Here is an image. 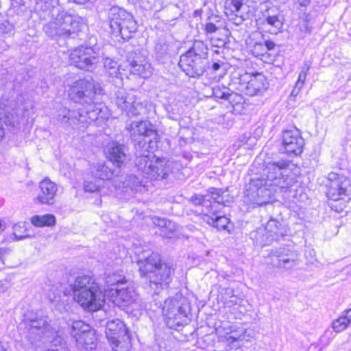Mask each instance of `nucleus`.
Wrapping results in <instances>:
<instances>
[{"instance_id": "4c0bfd02", "label": "nucleus", "mask_w": 351, "mask_h": 351, "mask_svg": "<svg viewBox=\"0 0 351 351\" xmlns=\"http://www.w3.org/2000/svg\"><path fill=\"white\" fill-rule=\"evenodd\" d=\"M213 94L216 98L228 100L232 95V91L224 86H215L213 88Z\"/></svg>"}, {"instance_id": "338daca9", "label": "nucleus", "mask_w": 351, "mask_h": 351, "mask_svg": "<svg viewBox=\"0 0 351 351\" xmlns=\"http://www.w3.org/2000/svg\"><path fill=\"white\" fill-rule=\"evenodd\" d=\"M5 228V224L0 220V232L3 231Z\"/></svg>"}, {"instance_id": "4be33fe9", "label": "nucleus", "mask_w": 351, "mask_h": 351, "mask_svg": "<svg viewBox=\"0 0 351 351\" xmlns=\"http://www.w3.org/2000/svg\"><path fill=\"white\" fill-rule=\"evenodd\" d=\"M265 234V243L269 245L274 241H278L285 235H287V230L282 223L276 219L270 218V219L266 223Z\"/></svg>"}, {"instance_id": "f8f14e48", "label": "nucleus", "mask_w": 351, "mask_h": 351, "mask_svg": "<svg viewBox=\"0 0 351 351\" xmlns=\"http://www.w3.org/2000/svg\"><path fill=\"white\" fill-rule=\"evenodd\" d=\"M103 59L92 47H80L70 54L71 64L82 70L93 71Z\"/></svg>"}, {"instance_id": "e2e57ef3", "label": "nucleus", "mask_w": 351, "mask_h": 351, "mask_svg": "<svg viewBox=\"0 0 351 351\" xmlns=\"http://www.w3.org/2000/svg\"><path fill=\"white\" fill-rule=\"evenodd\" d=\"M311 3V0H297V3L300 8H306Z\"/></svg>"}, {"instance_id": "7ed1b4c3", "label": "nucleus", "mask_w": 351, "mask_h": 351, "mask_svg": "<svg viewBox=\"0 0 351 351\" xmlns=\"http://www.w3.org/2000/svg\"><path fill=\"white\" fill-rule=\"evenodd\" d=\"M30 312L25 313L24 319L29 324L27 338L32 345L36 341H43L44 343L50 342L49 351H66V344L60 336L56 335L55 329L48 324L47 317H38L37 315H29Z\"/></svg>"}, {"instance_id": "a878e982", "label": "nucleus", "mask_w": 351, "mask_h": 351, "mask_svg": "<svg viewBox=\"0 0 351 351\" xmlns=\"http://www.w3.org/2000/svg\"><path fill=\"white\" fill-rule=\"evenodd\" d=\"M200 219L203 222L215 228L218 230H228L230 222L229 218L221 215L220 210H208V213H202Z\"/></svg>"}, {"instance_id": "39448f33", "label": "nucleus", "mask_w": 351, "mask_h": 351, "mask_svg": "<svg viewBox=\"0 0 351 351\" xmlns=\"http://www.w3.org/2000/svg\"><path fill=\"white\" fill-rule=\"evenodd\" d=\"M291 161L280 159L268 162L263 169V174L272 187L280 193H294L293 186L297 184V176L290 168Z\"/></svg>"}, {"instance_id": "2eb2a0df", "label": "nucleus", "mask_w": 351, "mask_h": 351, "mask_svg": "<svg viewBox=\"0 0 351 351\" xmlns=\"http://www.w3.org/2000/svg\"><path fill=\"white\" fill-rule=\"evenodd\" d=\"M115 103L128 117L138 116L145 111L144 105L136 101L134 95L127 93L123 90H119L116 93Z\"/></svg>"}, {"instance_id": "f704fd0d", "label": "nucleus", "mask_w": 351, "mask_h": 351, "mask_svg": "<svg viewBox=\"0 0 351 351\" xmlns=\"http://www.w3.org/2000/svg\"><path fill=\"white\" fill-rule=\"evenodd\" d=\"M31 223L36 227L51 226L56 223V217L51 214L34 215L31 218Z\"/></svg>"}, {"instance_id": "8fccbe9b", "label": "nucleus", "mask_w": 351, "mask_h": 351, "mask_svg": "<svg viewBox=\"0 0 351 351\" xmlns=\"http://www.w3.org/2000/svg\"><path fill=\"white\" fill-rule=\"evenodd\" d=\"M176 229L177 225L176 224V223L168 219L165 227L164 228L163 230H161V232H163L164 236L169 237V233H172L175 232Z\"/></svg>"}, {"instance_id": "6e6552de", "label": "nucleus", "mask_w": 351, "mask_h": 351, "mask_svg": "<svg viewBox=\"0 0 351 351\" xmlns=\"http://www.w3.org/2000/svg\"><path fill=\"white\" fill-rule=\"evenodd\" d=\"M108 19L110 34L119 42H124L134 37L138 25L130 12L118 6H112L109 10Z\"/></svg>"}, {"instance_id": "680f3d73", "label": "nucleus", "mask_w": 351, "mask_h": 351, "mask_svg": "<svg viewBox=\"0 0 351 351\" xmlns=\"http://www.w3.org/2000/svg\"><path fill=\"white\" fill-rule=\"evenodd\" d=\"M342 315L348 319V322L351 323V308H348L343 311Z\"/></svg>"}, {"instance_id": "bf43d9fd", "label": "nucleus", "mask_w": 351, "mask_h": 351, "mask_svg": "<svg viewBox=\"0 0 351 351\" xmlns=\"http://www.w3.org/2000/svg\"><path fill=\"white\" fill-rule=\"evenodd\" d=\"M7 250L3 247H0V269L3 267V257L6 254Z\"/></svg>"}, {"instance_id": "c756f323", "label": "nucleus", "mask_w": 351, "mask_h": 351, "mask_svg": "<svg viewBox=\"0 0 351 351\" xmlns=\"http://www.w3.org/2000/svg\"><path fill=\"white\" fill-rule=\"evenodd\" d=\"M263 16L266 23L274 28V32L277 33L282 29V16L280 12L275 8H269L263 12Z\"/></svg>"}, {"instance_id": "864d4df0", "label": "nucleus", "mask_w": 351, "mask_h": 351, "mask_svg": "<svg viewBox=\"0 0 351 351\" xmlns=\"http://www.w3.org/2000/svg\"><path fill=\"white\" fill-rule=\"evenodd\" d=\"M167 220L166 218L155 217L153 219V223L155 226L160 228L162 230L165 227Z\"/></svg>"}, {"instance_id": "7c9ffc66", "label": "nucleus", "mask_w": 351, "mask_h": 351, "mask_svg": "<svg viewBox=\"0 0 351 351\" xmlns=\"http://www.w3.org/2000/svg\"><path fill=\"white\" fill-rule=\"evenodd\" d=\"M120 173L119 169H113L107 164H98L94 173L95 177L100 180H111L118 176Z\"/></svg>"}, {"instance_id": "a18cd8bd", "label": "nucleus", "mask_w": 351, "mask_h": 351, "mask_svg": "<svg viewBox=\"0 0 351 351\" xmlns=\"http://www.w3.org/2000/svg\"><path fill=\"white\" fill-rule=\"evenodd\" d=\"M349 324L350 323L348 319L341 315L338 319L333 322L332 328L336 332H340L344 330Z\"/></svg>"}, {"instance_id": "4d7b16f0", "label": "nucleus", "mask_w": 351, "mask_h": 351, "mask_svg": "<svg viewBox=\"0 0 351 351\" xmlns=\"http://www.w3.org/2000/svg\"><path fill=\"white\" fill-rule=\"evenodd\" d=\"M221 17L219 15L212 14L207 17L206 21L208 23H213V24L217 25L221 23Z\"/></svg>"}, {"instance_id": "6ab92c4d", "label": "nucleus", "mask_w": 351, "mask_h": 351, "mask_svg": "<svg viewBox=\"0 0 351 351\" xmlns=\"http://www.w3.org/2000/svg\"><path fill=\"white\" fill-rule=\"evenodd\" d=\"M166 325L171 329L187 324L188 311L190 308H162Z\"/></svg>"}, {"instance_id": "ea45409f", "label": "nucleus", "mask_w": 351, "mask_h": 351, "mask_svg": "<svg viewBox=\"0 0 351 351\" xmlns=\"http://www.w3.org/2000/svg\"><path fill=\"white\" fill-rule=\"evenodd\" d=\"M101 60H104V67L109 75L117 77L119 74V65L117 62L109 58H103Z\"/></svg>"}, {"instance_id": "9b49d317", "label": "nucleus", "mask_w": 351, "mask_h": 351, "mask_svg": "<svg viewBox=\"0 0 351 351\" xmlns=\"http://www.w3.org/2000/svg\"><path fill=\"white\" fill-rule=\"evenodd\" d=\"M219 341L226 344L228 351L237 350L241 347V343L249 341L252 337V330L242 326H230L223 328V332L217 330Z\"/></svg>"}, {"instance_id": "5fc2aeb1", "label": "nucleus", "mask_w": 351, "mask_h": 351, "mask_svg": "<svg viewBox=\"0 0 351 351\" xmlns=\"http://www.w3.org/2000/svg\"><path fill=\"white\" fill-rule=\"evenodd\" d=\"M210 43L213 46L220 48L224 47L226 43L223 39L219 38H210Z\"/></svg>"}, {"instance_id": "774afa93", "label": "nucleus", "mask_w": 351, "mask_h": 351, "mask_svg": "<svg viewBox=\"0 0 351 351\" xmlns=\"http://www.w3.org/2000/svg\"><path fill=\"white\" fill-rule=\"evenodd\" d=\"M300 90H298V88H296V85L295 86L293 90H292L291 94L293 95L295 93H298Z\"/></svg>"}, {"instance_id": "6e6d98bb", "label": "nucleus", "mask_w": 351, "mask_h": 351, "mask_svg": "<svg viewBox=\"0 0 351 351\" xmlns=\"http://www.w3.org/2000/svg\"><path fill=\"white\" fill-rule=\"evenodd\" d=\"M307 74L304 73L300 72L298 76V81L296 82V88H298V90L302 88L303 84L306 79Z\"/></svg>"}, {"instance_id": "9d476101", "label": "nucleus", "mask_w": 351, "mask_h": 351, "mask_svg": "<svg viewBox=\"0 0 351 351\" xmlns=\"http://www.w3.org/2000/svg\"><path fill=\"white\" fill-rule=\"evenodd\" d=\"M128 130L135 149L157 147L158 134L149 122L133 121L130 124Z\"/></svg>"}, {"instance_id": "cd10ccee", "label": "nucleus", "mask_w": 351, "mask_h": 351, "mask_svg": "<svg viewBox=\"0 0 351 351\" xmlns=\"http://www.w3.org/2000/svg\"><path fill=\"white\" fill-rule=\"evenodd\" d=\"M73 337L75 339L78 348L82 351L93 350L96 347L95 332L90 328L83 330L82 333H74Z\"/></svg>"}, {"instance_id": "ddd939ff", "label": "nucleus", "mask_w": 351, "mask_h": 351, "mask_svg": "<svg viewBox=\"0 0 351 351\" xmlns=\"http://www.w3.org/2000/svg\"><path fill=\"white\" fill-rule=\"evenodd\" d=\"M326 187V195L330 199L337 201L351 195L350 180L346 177L336 173L331 172L328 174Z\"/></svg>"}, {"instance_id": "423d86ee", "label": "nucleus", "mask_w": 351, "mask_h": 351, "mask_svg": "<svg viewBox=\"0 0 351 351\" xmlns=\"http://www.w3.org/2000/svg\"><path fill=\"white\" fill-rule=\"evenodd\" d=\"M71 287L73 300L81 307H104L106 304L103 293L90 276H77Z\"/></svg>"}, {"instance_id": "1a4fd4ad", "label": "nucleus", "mask_w": 351, "mask_h": 351, "mask_svg": "<svg viewBox=\"0 0 351 351\" xmlns=\"http://www.w3.org/2000/svg\"><path fill=\"white\" fill-rule=\"evenodd\" d=\"M276 192L263 175L252 176L245 185V201L258 206L268 203Z\"/></svg>"}, {"instance_id": "0eeeda50", "label": "nucleus", "mask_w": 351, "mask_h": 351, "mask_svg": "<svg viewBox=\"0 0 351 351\" xmlns=\"http://www.w3.org/2000/svg\"><path fill=\"white\" fill-rule=\"evenodd\" d=\"M43 25V31L50 38L66 39L80 31L84 21L77 14L58 10L55 18Z\"/></svg>"}, {"instance_id": "c03bdc74", "label": "nucleus", "mask_w": 351, "mask_h": 351, "mask_svg": "<svg viewBox=\"0 0 351 351\" xmlns=\"http://www.w3.org/2000/svg\"><path fill=\"white\" fill-rule=\"evenodd\" d=\"M84 189L87 193H95L101 189V181L99 180H84L83 184Z\"/></svg>"}, {"instance_id": "393cba45", "label": "nucleus", "mask_w": 351, "mask_h": 351, "mask_svg": "<svg viewBox=\"0 0 351 351\" xmlns=\"http://www.w3.org/2000/svg\"><path fill=\"white\" fill-rule=\"evenodd\" d=\"M210 202L208 210H218V206H229L233 202V197L230 196L227 191L218 188H210Z\"/></svg>"}, {"instance_id": "c85d7f7f", "label": "nucleus", "mask_w": 351, "mask_h": 351, "mask_svg": "<svg viewBox=\"0 0 351 351\" xmlns=\"http://www.w3.org/2000/svg\"><path fill=\"white\" fill-rule=\"evenodd\" d=\"M170 171L169 165L166 161L156 158L146 178L152 180H162L169 176Z\"/></svg>"}, {"instance_id": "473e14b6", "label": "nucleus", "mask_w": 351, "mask_h": 351, "mask_svg": "<svg viewBox=\"0 0 351 351\" xmlns=\"http://www.w3.org/2000/svg\"><path fill=\"white\" fill-rule=\"evenodd\" d=\"M58 5L51 4V1L44 0H36V10L40 14V17L46 19L49 17H53V12L56 10Z\"/></svg>"}, {"instance_id": "f257e3e1", "label": "nucleus", "mask_w": 351, "mask_h": 351, "mask_svg": "<svg viewBox=\"0 0 351 351\" xmlns=\"http://www.w3.org/2000/svg\"><path fill=\"white\" fill-rule=\"evenodd\" d=\"M136 263L141 277L145 279L150 289L154 291L152 295L154 304L151 305L158 307L190 306L188 299L183 297L181 293L168 298L161 295L160 291L169 285L174 268L169 264L162 263L159 254L152 252L146 256H143L139 258Z\"/></svg>"}, {"instance_id": "e433bc0d", "label": "nucleus", "mask_w": 351, "mask_h": 351, "mask_svg": "<svg viewBox=\"0 0 351 351\" xmlns=\"http://www.w3.org/2000/svg\"><path fill=\"white\" fill-rule=\"evenodd\" d=\"M130 72L143 78H147L151 75L152 71L150 64L146 61L136 65H132Z\"/></svg>"}, {"instance_id": "69168bd1", "label": "nucleus", "mask_w": 351, "mask_h": 351, "mask_svg": "<svg viewBox=\"0 0 351 351\" xmlns=\"http://www.w3.org/2000/svg\"><path fill=\"white\" fill-rule=\"evenodd\" d=\"M89 0H68L70 3H73L76 4H84L88 2Z\"/></svg>"}, {"instance_id": "de8ad7c7", "label": "nucleus", "mask_w": 351, "mask_h": 351, "mask_svg": "<svg viewBox=\"0 0 351 351\" xmlns=\"http://www.w3.org/2000/svg\"><path fill=\"white\" fill-rule=\"evenodd\" d=\"M0 33L2 34L11 36L14 34V25L8 21H5L0 24Z\"/></svg>"}, {"instance_id": "58836bf2", "label": "nucleus", "mask_w": 351, "mask_h": 351, "mask_svg": "<svg viewBox=\"0 0 351 351\" xmlns=\"http://www.w3.org/2000/svg\"><path fill=\"white\" fill-rule=\"evenodd\" d=\"M309 15L305 14V18L301 21L298 24V29L300 31V36L304 38L310 35L312 32L313 27L311 25L308 19Z\"/></svg>"}, {"instance_id": "bb28decb", "label": "nucleus", "mask_w": 351, "mask_h": 351, "mask_svg": "<svg viewBox=\"0 0 351 351\" xmlns=\"http://www.w3.org/2000/svg\"><path fill=\"white\" fill-rule=\"evenodd\" d=\"M106 156L112 164L119 169L126 159L125 146L123 144L113 142L107 147Z\"/></svg>"}, {"instance_id": "5701e85b", "label": "nucleus", "mask_w": 351, "mask_h": 351, "mask_svg": "<svg viewBox=\"0 0 351 351\" xmlns=\"http://www.w3.org/2000/svg\"><path fill=\"white\" fill-rule=\"evenodd\" d=\"M268 83L262 73H256L250 76V79L243 88L245 93L249 96L261 95L267 88Z\"/></svg>"}, {"instance_id": "0e129e2a", "label": "nucleus", "mask_w": 351, "mask_h": 351, "mask_svg": "<svg viewBox=\"0 0 351 351\" xmlns=\"http://www.w3.org/2000/svg\"><path fill=\"white\" fill-rule=\"evenodd\" d=\"M311 68V63L309 62H304V66L302 68V70L300 72L304 73L306 74H308V72Z\"/></svg>"}, {"instance_id": "aec40b11", "label": "nucleus", "mask_w": 351, "mask_h": 351, "mask_svg": "<svg viewBox=\"0 0 351 351\" xmlns=\"http://www.w3.org/2000/svg\"><path fill=\"white\" fill-rule=\"evenodd\" d=\"M154 149L155 148L135 149V166L137 170L145 178L156 159L155 156L153 154Z\"/></svg>"}, {"instance_id": "20e7f679", "label": "nucleus", "mask_w": 351, "mask_h": 351, "mask_svg": "<svg viewBox=\"0 0 351 351\" xmlns=\"http://www.w3.org/2000/svg\"><path fill=\"white\" fill-rule=\"evenodd\" d=\"M103 95L104 90L101 85L90 77L74 82L69 93L71 99L81 104L84 111L94 110L97 104L104 105L100 98Z\"/></svg>"}, {"instance_id": "f03ea898", "label": "nucleus", "mask_w": 351, "mask_h": 351, "mask_svg": "<svg viewBox=\"0 0 351 351\" xmlns=\"http://www.w3.org/2000/svg\"><path fill=\"white\" fill-rule=\"evenodd\" d=\"M108 108L101 104H97L94 110L90 111L62 106L56 110V114L58 123L65 130L85 128L95 121L108 119Z\"/></svg>"}, {"instance_id": "13d9d810", "label": "nucleus", "mask_w": 351, "mask_h": 351, "mask_svg": "<svg viewBox=\"0 0 351 351\" xmlns=\"http://www.w3.org/2000/svg\"><path fill=\"white\" fill-rule=\"evenodd\" d=\"M223 64V62H221V61H217L213 62L210 67L208 66V69H210L213 72H217L221 69Z\"/></svg>"}, {"instance_id": "603ef678", "label": "nucleus", "mask_w": 351, "mask_h": 351, "mask_svg": "<svg viewBox=\"0 0 351 351\" xmlns=\"http://www.w3.org/2000/svg\"><path fill=\"white\" fill-rule=\"evenodd\" d=\"M243 5L241 0H232L230 3L232 11L235 12H239Z\"/></svg>"}, {"instance_id": "49530a36", "label": "nucleus", "mask_w": 351, "mask_h": 351, "mask_svg": "<svg viewBox=\"0 0 351 351\" xmlns=\"http://www.w3.org/2000/svg\"><path fill=\"white\" fill-rule=\"evenodd\" d=\"M107 282L109 283L113 287H120L121 285L126 282V280L124 277L120 275L112 274L107 278Z\"/></svg>"}, {"instance_id": "3c124183", "label": "nucleus", "mask_w": 351, "mask_h": 351, "mask_svg": "<svg viewBox=\"0 0 351 351\" xmlns=\"http://www.w3.org/2000/svg\"><path fill=\"white\" fill-rule=\"evenodd\" d=\"M218 29L219 27L217 26L216 24H213V23H208L206 21L204 29L206 34L215 33Z\"/></svg>"}, {"instance_id": "a211bd4d", "label": "nucleus", "mask_w": 351, "mask_h": 351, "mask_svg": "<svg viewBox=\"0 0 351 351\" xmlns=\"http://www.w3.org/2000/svg\"><path fill=\"white\" fill-rule=\"evenodd\" d=\"M282 138L285 152L287 154L297 156L302 152L304 140L298 129L285 130Z\"/></svg>"}, {"instance_id": "09e8293b", "label": "nucleus", "mask_w": 351, "mask_h": 351, "mask_svg": "<svg viewBox=\"0 0 351 351\" xmlns=\"http://www.w3.org/2000/svg\"><path fill=\"white\" fill-rule=\"evenodd\" d=\"M88 328H90L89 326L82 321L74 322L72 325V335L76 332L82 333L83 330H87Z\"/></svg>"}, {"instance_id": "2f4dec72", "label": "nucleus", "mask_w": 351, "mask_h": 351, "mask_svg": "<svg viewBox=\"0 0 351 351\" xmlns=\"http://www.w3.org/2000/svg\"><path fill=\"white\" fill-rule=\"evenodd\" d=\"M185 54L202 60H208V48L203 41L195 40L193 43V46L185 53Z\"/></svg>"}, {"instance_id": "72a5a7b5", "label": "nucleus", "mask_w": 351, "mask_h": 351, "mask_svg": "<svg viewBox=\"0 0 351 351\" xmlns=\"http://www.w3.org/2000/svg\"><path fill=\"white\" fill-rule=\"evenodd\" d=\"M173 51V47L165 38H159L155 45V52L158 60H163L169 56Z\"/></svg>"}, {"instance_id": "4468645a", "label": "nucleus", "mask_w": 351, "mask_h": 351, "mask_svg": "<svg viewBox=\"0 0 351 351\" xmlns=\"http://www.w3.org/2000/svg\"><path fill=\"white\" fill-rule=\"evenodd\" d=\"M106 334L113 350L124 351L121 344L129 341L130 335L128 328L121 320L116 319L108 321L106 324Z\"/></svg>"}, {"instance_id": "a19ab883", "label": "nucleus", "mask_w": 351, "mask_h": 351, "mask_svg": "<svg viewBox=\"0 0 351 351\" xmlns=\"http://www.w3.org/2000/svg\"><path fill=\"white\" fill-rule=\"evenodd\" d=\"M126 187H129L134 191H140L142 185V181L135 175L128 176L124 181Z\"/></svg>"}, {"instance_id": "b1692460", "label": "nucleus", "mask_w": 351, "mask_h": 351, "mask_svg": "<svg viewBox=\"0 0 351 351\" xmlns=\"http://www.w3.org/2000/svg\"><path fill=\"white\" fill-rule=\"evenodd\" d=\"M39 188L40 191L36 198L38 202L42 204L53 205L58 190L56 184L49 178H45L40 182Z\"/></svg>"}, {"instance_id": "79ce46f5", "label": "nucleus", "mask_w": 351, "mask_h": 351, "mask_svg": "<svg viewBox=\"0 0 351 351\" xmlns=\"http://www.w3.org/2000/svg\"><path fill=\"white\" fill-rule=\"evenodd\" d=\"M210 194L209 189L206 195L202 194H194L190 198L191 202L195 206L204 205L207 208L209 207V202H210Z\"/></svg>"}, {"instance_id": "c9c22d12", "label": "nucleus", "mask_w": 351, "mask_h": 351, "mask_svg": "<svg viewBox=\"0 0 351 351\" xmlns=\"http://www.w3.org/2000/svg\"><path fill=\"white\" fill-rule=\"evenodd\" d=\"M126 60L130 67L132 65H136L137 64L147 61L145 51L140 49H136L128 52L127 54Z\"/></svg>"}, {"instance_id": "37998d69", "label": "nucleus", "mask_w": 351, "mask_h": 351, "mask_svg": "<svg viewBox=\"0 0 351 351\" xmlns=\"http://www.w3.org/2000/svg\"><path fill=\"white\" fill-rule=\"evenodd\" d=\"M13 234L16 238V240L19 241L29 237L27 234H25L26 232L25 228V223L20 222L13 226Z\"/></svg>"}, {"instance_id": "412c9836", "label": "nucleus", "mask_w": 351, "mask_h": 351, "mask_svg": "<svg viewBox=\"0 0 351 351\" xmlns=\"http://www.w3.org/2000/svg\"><path fill=\"white\" fill-rule=\"evenodd\" d=\"M104 299L108 307H111L110 302H111L114 307H121L119 302H129L132 299V294L128 288L123 287H111L106 291L104 294Z\"/></svg>"}, {"instance_id": "052dcab7", "label": "nucleus", "mask_w": 351, "mask_h": 351, "mask_svg": "<svg viewBox=\"0 0 351 351\" xmlns=\"http://www.w3.org/2000/svg\"><path fill=\"white\" fill-rule=\"evenodd\" d=\"M265 46L268 51H270L274 49L276 44L272 40H266L265 42Z\"/></svg>"}, {"instance_id": "f3484780", "label": "nucleus", "mask_w": 351, "mask_h": 351, "mask_svg": "<svg viewBox=\"0 0 351 351\" xmlns=\"http://www.w3.org/2000/svg\"><path fill=\"white\" fill-rule=\"evenodd\" d=\"M273 266L280 269H291L299 264L296 252L289 247H280L271 252Z\"/></svg>"}, {"instance_id": "dca6fc26", "label": "nucleus", "mask_w": 351, "mask_h": 351, "mask_svg": "<svg viewBox=\"0 0 351 351\" xmlns=\"http://www.w3.org/2000/svg\"><path fill=\"white\" fill-rule=\"evenodd\" d=\"M179 66L189 77L199 78L208 68V60H202L184 53L180 56Z\"/></svg>"}]
</instances>
